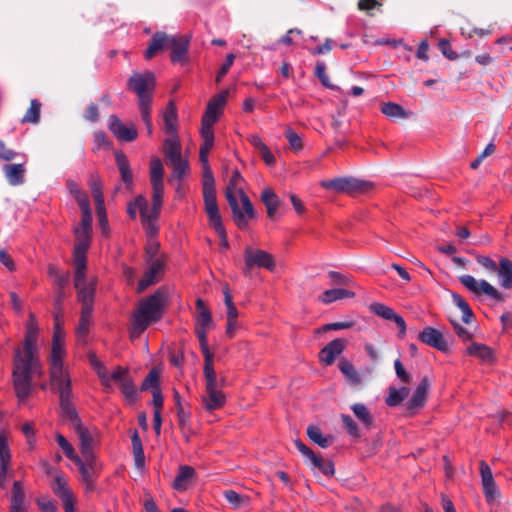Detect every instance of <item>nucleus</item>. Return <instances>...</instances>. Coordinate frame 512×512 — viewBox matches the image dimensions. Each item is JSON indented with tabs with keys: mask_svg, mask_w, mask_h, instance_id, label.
<instances>
[{
	"mask_svg": "<svg viewBox=\"0 0 512 512\" xmlns=\"http://www.w3.org/2000/svg\"><path fill=\"white\" fill-rule=\"evenodd\" d=\"M170 36L165 32H156L150 40L147 49L144 52V57L147 60L152 59L158 52L168 48Z\"/></svg>",
	"mask_w": 512,
	"mask_h": 512,
	"instance_id": "c85d7f7f",
	"label": "nucleus"
},
{
	"mask_svg": "<svg viewBox=\"0 0 512 512\" xmlns=\"http://www.w3.org/2000/svg\"><path fill=\"white\" fill-rule=\"evenodd\" d=\"M438 47L443 54L444 57H446L448 60H456L458 59V54L452 49L451 44L449 40L447 39H441L438 42Z\"/></svg>",
	"mask_w": 512,
	"mask_h": 512,
	"instance_id": "0e129e2a",
	"label": "nucleus"
},
{
	"mask_svg": "<svg viewBox=\"0 0 512 512\" xmlns=\"http://www.w3.org/2000/svg\"><path fill=\"white\" fill-rule=\"evenodd\" d=\"M466 353L479 358L482 362L491 364L495 361L493 350L486 344L472 342L466 349Z\"/></svg>",
	"mask_w": 512,
	"mask_h": 512,
	"instance_id": "2f4dec72",
	"label": "nucleus"
},
{
	"mask_svg": "<svg viewBox=\"0 0 512 512\" xmlns=\"http://www.w3.org/2000/svg\"><path fill=\"white\" fill-rule=\"evenodd\" d=\"M198 315L195 328H209L213 324L212 315L201 298L196 300Z\"/></svg>",
	"mask_w": 512,
	"mask_h": 512,
	"instance_id": "a19ab883",
	"label": "nucleus"
},
{
	"mask_svg": "<svg viewBox=\"0 0 512 512\" xmlns=\"http://www.w3.org/2000/svg\"><path fill=\"white\" fill-rule=\"evenodd\" d=\"M369 309L376 316L381 317L385 320L395 322L399 328L398 336L400 338H403L405 336L406 322L404 318L401 315L397 314L391 307L383 303L374 302L370 305Z\"/></svg>",
	"mask_w": 512,
	"mask_h": 512,
	"instance_id": "aec40b11",
	"label": "nucleus"
},
{
	"mask_svg": "<svg viewBox=\"0 0 512 512\" xmlns=\"http://www.w3.org/2000/svg\"><path fill=\"white\" fill-rule=\"evenodd\" d=\"M320 185L326 190H332L337 193L354 194L365 191L369 184L353 177H336L322 180Z\"/></svg>",
	"mask_w": 512,
	"mask_h": 512,
	"instance_id": "f8f14e48",
	"label": "nucleus"
},
{
	"mask_svg": "<svg viewBox=\"0 0 512 512\" xmlns=\"http://www.w3.org/2000/svg\"><path fill=\"white\" fill-rule=\"evenodd\" d=\"M480 475L482 482V492L488 504H492L500 496V490L494 480L490 466L485 462H480Z\"/></svg>",
	"mask_w": 512,
	"mask_h": 512,
	"instance_id": "a211bd4d",
	"label": "nucleus"
},
{
	"mask_svg": "<svg viewBox=\"0 0 512 512\" xmlns=\"http://www.w3.org/2000/svg\"><path fill=\"white\" fill-rule=\"evenodd\" d=\"M243 181L244 179L240 171L234 169L225 191V197L239 229H245L248 225V221L255 216V211L249 197L242 188L237 189Z\"/></svg>",
	"mask_w": 512,
	"mask_h": 512,
	"instance_id": "7ed1b4c3",
	"label": "nucleus"
},
{
	"mask_svg": "<svg viewBox=\"0 0 512 512\" xmlns=\"http://www.w3.org/2000/svg\"><path fill=\"white\" fill-rule=\"evenodd\" d=\"M22 162L17 164H5L2 167L3 173L12 186H18L24 183L26 173L27 155H21Z\"/></svg>",
	"mask_w": 512,
	"mask_h": 512,
	"instance_id": "4be33fe9",
	"label": "nucleus"
},
{
	"mask_svg": "<svg viewBox=\"0 0 512 512\" xmlns=\"http://www.w3.org/2000/svg\"><path fill=\"white\" fill-rule=\"evenodd\" d=\"M228 90L221 91L214 95L207 104L206 110L202 116V119L217 122L219 116L222 113L223 107L226 104L228 97Z\"/></svg>",
	"mask_w": 512,
	"mask_h": 512,
	"instance_id": "5701e85b",
	"label": "nucleus"
},
{
	"mask_svg": "<svg viewBox=\"0 0 512 512\" xmlns=\"http://www.w3.org/2000/svg\"><path fill=\"white\" fill-rule=\"evenodd\" d=\"M66 352L57 331L53 334L51 354L49 357V369L64 367V356Z\"/></svg>",
	"mask_w": 512,
	"mask_h": 512,
	"instance_id": "a878e982",
	"label": "nucleus"
},
{
	"mask_svg": "<svg viewBox=\"0 0 512 512\" xmlns=\"http://www.w3.org/2000/svg\"><path fill=\"white\" fill-rule=\"evenodd\" d=\"M111 378L119 385L121 393L129 404L135 403L138 400V390L128 368L117 366L112 371Z\"/></svg>",
	"mask_w": 512,
	"mask_h": 512,
	"instance_id": "ddd939ff",
	"label": "nucleus"
},
{
	"mask_svg": "<svg viewBox=\"0 0 512 512\" xmlns=\"http://www.w3.org/2000/svg\"><path fill=\"white\" fill-rule=\"evenodd\" d=\"M314 74L325 87H331L329 77L326 73V65L323 61L317 62L314 68Z\"/></svg>",
	"mask_w": 512,
	"mask_h": 512,
	"instance_id": "69168bd1",
	"label": "nucleus"
},
{
	"mask_svg": "<svg viewBox=\"0 0 512 512\" xmlns=\"http://www.w3.org/2000/svg\"><path fill=\"white\" fill-rule=\"evenodd\" d=\"M92 212L81 213V222L75 228V243L91 244Z\"/></svg>",
	"mask_w": 512,
	"mask_h": 512,
	"instance_id": "cd10ccee",
	"label": "nucleus"
},
{
	"mask_svg": "<svg viewBox=\"0 0 512 512\" xmlns=\"http://www.w3.org/2000/svg\"><path fill=\"white\" fill-rule=\"evenodd\" d=\"M115 160L121 175V180L125 183L127 188H131L133 185V174L127 156L123 152H117L115 154Z\"/></svg>",
	"mask_w": 512,
	"mask_h": 512,
	"instance_id": "c9c22d12",
	"label": "nucleus"
},
{
	"mask_svg": "<svg viewBox=\"0 0 512 512\" xmlns=\"http://www.w3.org/2000/svg\"><path fill=\"white\" fill-rule=\"evenodd\" d=\"M429 387L430 381L428 377H423L414 390L411 398L406 402L408 415L413 416L419 408L424 407L427 401Z\"/></svg>",
	"mask_w": 512,
	"mask_h": 512,
	"instance_id": "6ab92c4d",
	"label": "nucleus"
},
{
	"mask_svg": "<svg viewBox=\"0 0 512 512\" xmlns=\"http://www.w3.org/2000/svg\"><path fill=\"white\" fill-rule=\"evenodd\" d=\"M214 145V140H203L199 150V159L203 168V177L213 176V172L209 165L208 154Z\"/></svg>",
	"mask_w": 512,
	"mask_h": 512,
	"instance_id": "c03bdc74",
	"label": "nucleus"
},
{
	"mask_svg": "<svg viewBox=\"0 0 512 512\" xmlns=\"http://www.w3.org/2000/svg\"><path fill=\"white\" fill-rule=\"evenodd\" d=\"M309 464L314 472H320L326 477H331L335 473L334 463L330 459H324L316 455V459L312 458Z\"/></svg>",
	"mask_w": 512,
	"mask_h": 512,
	"instance_id": "79ce46f5",
	"label": "nucleus"
},
{
	"mask_svg": "<svg viewBox=\"0 0 512 512\" xmlns=\"http://www.w3.org/2000/svg\"><path fill=\"white\" fill-rule=\"evenodd\" d=\"M355 293L353 291L344 289V288H333L325 290L322 294L319 295V301L323 304H330L337 300L354 298Z\"/></svg>",
	"mask_w": 512,
	"mask_h": 512,
	"instance_id": "e433bc0d",
	"label": "nucleus"
},
{
	"mask_svg": "<svg viewBox=\"0 0 512 512\" xmlns=\"http://www.w3.org/2000/svg\"><path fill=\"white\" fill-rule=\"evenodd\" d=\"M51 489L55 495H57L62 502L75 498L73 491L68 485V481L62 472H57L54 481L51 485Z\"/></svg>",
	"mask_w": 512,
	"mask_h": 512,
	"instance_id": "c756f323",
	"label": "nucleus"
},
{
	"mask_svg": "<svg viewBox=\"0 0 512 512\" xmlns=\"http://www.w3.org/2000/svg\"><path fill=\"white\" fill-rule=\"evenodd\" d=\"M168 163L172 168V177L177 180H182L189 171L188 161L182 157Z\"/></svg>",
	"mask_w": 512,
	"mask_h": 512,
	"instance_id": "603ef678",
	"label": "nucleus"
},
{
	"mask_svg": "<svg viewBox=\"0 0 512 512\" xmlns=\"http://www.w3.org/2000/svg\"><path fill=\"white\" fill-rule=\"evenodd\" d=\"M215 123L216 122L201 119L200 134H201L202 140H214L213 125Z\"/></svg>",
	"mask_w": 512,
	"mask_h": 512,
	"instance_id": "774afa93",
	"label": "nucleus"
},
{
	"mask_svg": "<svg viewBox=\"0 0 512 512\" xmlns=\"http://www.w3.org/2000/svg\"><path fill=\"white\" fill-rule=\"evenodd\" d=\"M92 313L88 309H81L78 325L76 327L77 340L81 344L87 343V337L92 323Z\"/></svg>",
	"mask_w": 512,
	"mask_h": 512,
	"instance_id": "7c9ffc66",
	"label": "nucleus"
},
{
	"mask_svg": "<svg viewBox=\"0 0 512 512\" xmlns=\"http://www.w3.org/2000/svg\"><path fill=\"white\" fill-rule=\"evenodd\" d=\"M91 244L75 243L73 248V263L75 267L87 268V251Z\"/></svg>",
	"mask_w": 512,
	"mask_h": 512,
	"instance_id": "de8ad7c7",
	"label": "nucleus"
},
{
	"mask_svg": "<svg viewBox=\"0 0 512 512\" xmlns=\"http://www.w3.org/2000/svg\"><path fill=\"white\" fill-rule=\"evenodd\" d=\"M460 283L464 285L471 292L479 295L481 293L485 294L487 297L497 301L504 302L505 296L501 293L497 288L491 285L488 281L482 279L477 281L471 275H462L460 278Z\"/></svg>",
	"mask_w": 512,
	"mask_h": 512,
	"instance_id": "4468645a",
	"label": "nucleus"
},
{
	"mask_svg": "<svg viewBox=\"0 0 512 512\" xmlns=\"http://www.w3.org/2000/svg\"><path fill=\"white\" fill-rule=\"evenodd\" d=\"M11 459L7 437L4 433H0V466H10Z\"/></svg>",
	"mask_w": 512,
	"mask_h": 512,
	"instance_id": "4d7b16f0",
	"label": "nucleus"
},
{
	"mask_svg": "<svg viewBox=\"0 0 512 512\" xmlns=\"http://www.w3.org/2000/svg\"><path fill=\"white\" fill-rule=\"evenodd\" d=\"M206 381V396L202 397L203 407L207 411L222 408L226 403L224 393L217 389V376L214 367L203 368Z\"/></svg>",
	"mask_w": 512,
	"mask_h": 512,
	"instance_id": "1a4fd4ad",
	"label": "nucleus"
},
{
	"mask_svg": "<svg viewBox=\"0 0 512 512\" xmlns=\"http://www.w3.org/2000/svg\"><path fill=\"white\" fill-rule=\"evenodd\" d=\"M276 263L272 254L265 250L246 247L244 250V267L242 269L245 276H251L255 267L264 268L268 271L275 269Z\"/></svg>",
	"mask_w": 512,
	"mask_h": 512,
	"instance_id": "9d476101",
	"label": "nucleus"
},
{
	"mask_svg": "<svg viewBox=\"0 0 512 512\" xmlns=\"http://www.w3.org/2000/svg\"><path fill=\"white\" fill-rule=\"evenodd\" d=\"M162 120H163V131L167 134V135H172V134H178V113H177V108L175 106V104L170 101L163 113H162Z\"/></svg>",
	"mask_w": 512,
	"mask_h": 512,
	"instance_id": "bb28decb",
	"label": "nucleus"
},
{
	"mask_svg": "<svg viewBox=\"0 0 512 512\" xmlns=\"http://www.w3.org/2000/svg\"><path fill=\"white\" fill-rule=\"evenodd\" d=\"M476 262L490 273H496L501 288L512 289V261L500 256L498 262L489 256L477 255Z\"/></svg>",
	"mask_w": 512,
	"mask_h": 512,
	"instance_id": "423d86ee",
	"label": "nucleus"
},
{
	"mask_svg": "<svg viewBox=\"0 0 512 512\" xmlns=\"http://www.w3.org/2000/svg\"><path fill=\"white\" fill-rule=\"evenodd\" d=\"M49 388L59 397L61 416L77 410L72 402V381L68 369L64 367L49 369Z\"/></svg>",
	"mask_w": 512,
	"mask_h": 512,
	"instance_id": "20e7f679",
	"label": "nucleus"
},
{
	"mask_svg": "<svg viewBox=\"0 0 512 512\" xmlns=\"http://www.w3.org/2000/svg\"><path fill=\"white\" fill-rule=\"evenodd\" d=\"M96 287V277L92 278L88 283L83 284L80 287H75V289L77 290V300L82 305L81 309H88L89 311H93Z\"/></svg>",
	"mask_w": 512,
	"mask_h": 512,
	"instance_id": "b1692460",
	"label": "nucleus"
},
{
	"mask_svg": "<svg viewBox=\"0 0 512 512\" xmlns=\"http://www.w3.org/2000/svg\"><path fill=\"white\" fill-rule=\"evenodd\" d=\"M136 205H138L141 224L145 230L146 236L149 240L155 239L159 232L157 220L159 219L160 214L148 212V201L143 195L136 196Z\"/></svg>",
	"mask_w": 512,
	"mask_h": 512,
	"instance_id": "2eb2a0df",
	"label": "nucleus"
},
{
	"mask_svg": "<svg viewBox=\"0 0 512 512\" xmlns=\"http://www.w3.org/2000/svg\"><path fill=\"white\" fill-rule=\"evenodd\" d=\"M152 188V206H148V212L161 214L163 205L164 185H151Z\"/></svg>",
	"mask_w": 512,
	"mask_h": 512,
	"instance_id": "09e8293b",
	"label": "nucleus"
},
{
	"mask_svg": "<svg viewBox=\"0 0 512 512\" xmlns=\"http://www.w3.org/2000/svg\"><path fill=\"white\" fill-rule=\"evenodd\" d=\"M195 476V469L188 465H181L178 473L173 481V488L177 491H185L188 488L189 482Z\"/></svg>",
	"mask_w": 512,
	"mask_h": 512,
	"instance_id": "72a5a7b5",
	"label": "nucleus"
},
{
	"mask_svg": "<svg viewBox=\"0 0 512 512\" xmlns=\"http://www.w3.org/2000/svg\"><path fill=\"white\" fill-rule=\"evenodd\" d=\"M418 339L441 352H446L449 350V345L445 340L443 334L436 328L431 326H426L418 335Z\"/></svg>",
	"mask_w": 512,
	"mask_h": 512,
	"instance_id": "412c9836",
	"label": "nucleus"
},
{
	"mask_svg": "<svg viewBox=\"0 0 512 512\" xmlns=\"http://www.w3.org/2000/svg\"><path fill=\"white\" fill-rule=\"evenodd\" d=\"M202 186L204 208L209 225L215 227L223 224L216 198L214 176L203 177Z\"/></svg>",
	"mask_w": 512,
	"mask_h": 512,
	"instance_id": "0eeeda50",
	"label": "nucleus"
},
{
	"mask_svg": "<svg viewBox=\"0 0 512 512\" xmlns=\"http://www.w3.org/2000/svg\"><path fill=\"white\" fill-rule=\"evenodd\" d=\"M63 419L70 421L73 430L77 434L80 440V451L82 457L95 456L93 451V434L90 430L85 427L78 415L77 410L72 411L71 414H65L61 416Z\"/></svg>",
	"mask_w": 512,
	"mask_h": 512,
	"instance_id": "9b49d317",
	"label": "nucleus"
},
{
	"mask_svg": "<svg viewBox=\"0 0 512 512\" xmlns=\"http://www.w3.org/2000/svg\"><path fill=\"white\" fill-rule=\"evenodd\" d=\"M207 330H208V328H195V334L198 338L200 349L204 356V367L203 368H212L214 356L208 347Z\"/></svg>",
	"mask_w": 512,
	"mask_h": 512,
	"instance_id": "4c0bfd02",
	"label": "nucleus"
},
{
	"mask_svg": "<svg viewBox=\"0 0 512 512\" xmlns=\"http://www.w3.org/2000/svg\"><path fill=\"white\" fill-rule=\"evenodd\" d=\"M347 341L342 338H336L330 341L319 352V358L325 365L334 363L337 356H339L345 349Z\"/></svg>",
	"mask_w": 512,
	"mask_h": 512,
	"instance_id": "393cba45",
	"label": "nucleus"
},
{
	"mask_svg": "<svg viewBox=\"0 0 512 512\" xmlns=\"http://www.w3.org/2000/svg\"><path fill=\"white\" fill-rule=\"evenodd\" d=\"M341 420L346 427L348 433L353 437H359L360 436V430L357 425V423L353 420V418L350 415L342 414Z\"/></svg>",
	"mask_w": 512,
	"mask_h": 512,
	"instance_id": "338daca9",
	"label": "nucleus"
},
{
	"mask_svg": "<svg viewBox=\"0 0 512 512\" xmlns=\"http://www.w3.org/2000/svg\"><path fill=\"white\" fill-rule=\"evenodd\" d=\"M151 389L152 391L160 390L159 372L156 369L149 371L141 384V391Z\"/></svg>",
	"mask_w": 512,
	"mask_h": 512,
	"instance_id": "5fc2aeb1",
	"label": "nucleus"
},
{
	"mask_svg": "<svg viewBox=\"0 0 512 512\" xmlns=\"http://www.w3.org/2000/svg\"><path fill=\"white\" fill-rule=\"evenodd\" d=\"M339 370L350 380L354 382L359 381L358 373L356 372L353 364L347 359H341L338 363Z\"/></svg>",
	"mask_w": 512,
	"mask_h": 512,
	"instance_id": "13d9d810",
	"label": "nucleus"
},
{
	"mask_svg": "<svg viewBox=\"0 0 512 512\" xmlns=\"http://www.w3.org/2000/svg\"><path fill=\"white\" fill-rule=\"evenodd\" d=\"M168 294L165 288H158L153 294L141 299L137 310L132 314L129 333L131 338H138L150 324L162 319Z\"/></svg>",
	"mask_w": 512,
	"mask_h": 512,
	"instance_id": "f03ea898",
	"label": "nucleus"
},
{
	"mask_svg": "<svg viewBox=\"0 0 512 512\" xmlns=\"http://www.w3.org/2000/svg\"><path fill=\"white\" fill-rule=\"evenodd\" d=\"M156 77L151 71L134 72L127 81V89L138 98V108L151 107Z\"/></svg>",
	"mask_w": 512,
	"mask_h": 512,
	"instance_id": "39448f33",
	"label": "nucleus"
},
{
	"mask_svg": "<svg viewBox=\"0 0 512 512\" xmlns=\"http://www.w3.org/2000/svg\"><path fill=\"white\" fill-rule=\"evenodd\" d=\"M42 374L43 365L37 348V330L28 327L23 341V351L16 348L13 354L12 385L20 405H24L33 393V377Z\"/></svg>",
	"mask_w": 512,
	"mask_h": 512,
	"instance_id": "f257e3e1",
	"label": "nucleus"
},
{
	"mask_svg": "<svg viewBox=\"0 0 512 512\" xmlns=\"http://www.w3.org/2000/svg\"><path fill=\"white\" fill-rule=\"evenodd\" d=\"M149 176L151 185H164V167L160 158H151Z\"/></svg>",
	"mask_w": 512,
	"mask_h": 512,
	"instance_id": "37998d69",
	"label": "nucleus"
},
{
	"mask_svg": "<svg viewBox=\"0 0 512 512\" xmlns=\"http://www.w3.org/2000/svg\"><path fill=\"white\" fill-rule=\"evenodd\" d=\"M285 137L294 152H299L303 149L302 138L293 129L288 128L285 131Z\"/></svg>",
	"mask_w": 512,
	"mask_h": 512,
	"instance_id": "bf43d9fd",
	"label": "nucleus"
},
{
	"mask_svg": "<svg viewBox=\"0 0 512 512\" xmlns=\"http://www.w3.org/2000/svg\"><path fill=\"white\" fill-rule=\"evenodd\" d=\"M381 112L388 118H404L406 117V111L404 108L394 102H386L381 105Z\"/></svg>",
	"mask_w": 512,
	"mask_h": 512,
	"instance_id": "3c124183",
	"label": "nucleus"
},
{
	"mask_svg": "<svg viewBox=\"0 0 512 512\" xmlns=\"http://www.w3.org/2000/svg\"><path fill=\"white\" fill-rule=\"evenodd\" d=\"M41 103L38 99H32L30 108L26 111L25 115L21 119V123H32L36 124L39 122L41 113Z\"/></svg>",
	"mask_w": 512,
	"mask_h": 512,
	"instance_id": "8fccbe9b",
	"label": "nucleus"
},
{
	"mask_svg": "<svg viewBox=\"0 0 512 512\" xmlns=\"http://www.w3.org/2000/svg\"><path fill=\"white\" fill-rule=\"evenodd\" d=\"M74 464L78 467L85 493L95 492L97 490V479L102 469L96 456L77 458Z\"/></svg>",
	"mask_w": 512,
	"mask_h": 512,
	"instance_id": "6e6552de",
	"label": "nucleus"
},
{
	"mask_svg": "<svg viewBox=\"0 0 512 512\" xmlns=\"http://www.w3.org/2000/svg\"><path fill=\"white\" fill-rule=\"evenodd\" d=\"M307 436L315 444L322 448H327L332 442V436H324L321 429L316 425L307 427Z\"/></svg>",
	"mask_w": 512,
	"mask_h": 512,
	"instance_id": "a18cd8bd",
	"label": "nucleus"
},
{
	"mask_svg": "<svg viewBox=\"0 0 512 512\" xmlns=\"http://www.w3.org/2000/svg\"><path fill=\"white\" fill-rule=\"evenodd\" d=\"M108 129L121 142H133L138 136L134 123L131 122L126 125L115 114L108 118Z\"/></svg>",
	"mask_w": 512,
	"mask_h": 512,
	"instance_id": "f3484780",
	"label": "nucleus"
},
{
	"mask_svg": "<svg viewBox=\"0 0 512 512\" xmlns=\"http://www.w3.org/2000/svg\"><path fill=\"white\" fill-rule=\"evenodd\" d=\"M394 368H395V373L397 375V378L405 383V384H409L412 380V376L411 374L404 368L401 360L398 358L394 361Z\"/></svg>",
	"mask_w": 512,
	"mask_h": 512,
	"instance_id": "e2e57ef3",
	"label": "nucleus"
},
{
	"mask_svg": "<svg viewBox=\"0 0 512 512\" xmlns=\"http://www.w3.org/2000/svg\"><path fill=\"white\" fill-rule=\"evenodd\" d=\"M28 502L25 500V492L20 481H15L12 487V496L9 511L26 510Z\"/></svg>",
	"mask_w": 512,
	"mask_h": 512,
	"instance_id": "f704fd0d",
	"label": "nucleus"
},
{
	"mask_svg": "<svg viewBox=\"0 0 512 512\" xmlns=\"http://www.w3.org/2000/svg\"><path fill=\"white\" fill-rule=\"evenodd\" d=\"M90 189L92 192V195L94 197L95 204H101V202L104 201V195H103V184L102 181L97 174H93L90 177L89 180Z\"/></svg>",
	"mask_w": 512,
	"mask_h": 512,
	"instance_id": "864d4df0",
	"label": "nucleus"
},
{
	"mask_svg": "<svg viewBox=\"0 0 512 512\" xmlns=\"http://www.w3.org/2000/svg\"><path fill=\"white\" fill-rule=\"evenodd\" d=\"M351 410L365 428L370 429L372 427L373 418L365 404L355 403L351 406Z\"/></svg>",
	"mask_w": 512,
	"mask_h": 512,
	"instance_id": "49530a36",
	"label": "nucleus"
},
{
	"mask_svg": "<svg viewBox=\"0 0 512 512\" xmlns=\"http://www.w3.org/2000/svg\"><path fill=\"white\" fill-rule=\"evenodd\" d=\"M261 201L266 207L267 215L273 218L280 206V199L272 188H265L261 194Z\"/></svg>",
	"mask_w": 512,
	"mask_h": 512,
	"instance_id": "58836bf2",
	"label": "nucleus"
},
{
	"mask_svg": "<svg viewBox=\"0 0 512 512\" xmlns=\"http://www.w3.org/2000/svg\"><path fill=\"white\" fill-rule=\"evenodd\" d=\"M190 36H170L169 46L171 48L170 60L173 64L185 65L189 62Z\"/></svg>",
	"mask_w": 512,
	"mask_h": 512,
	"instance_id": "dca6fc26",
	"label": "nucleus"
},
{
	"mask_svg": "<svg viewBox=\"0 0 512 512\" xmlns=\"http://www.w3.org/2000/svg\"><path fill=\"white\" fill-rule=\"evenodd\" d=\"M131 443L135 467L138 470H142L145 467V454L142 441L137 430H134L131 435Z\"/></svg>",
	"mask_w": 512,
	"mask_h": 512,
	"instance_id": "ea45409f",
	"label": "nucleus"
},
{
	"mask_svg": "<svg viewBox=\"0 0 512 512\" xmlns=\"http://www.w3.org/2000/svg\"><path fill=\"white\" fill-rule=\"evenodd\" d=\"M224 497L232 508H240L247 501V497L237 493L234 490H227L224 492Z\"/></svg>",
	"mask_w": 512,
	"mask_h": 512,
	"instance_id": "052dcab7",
	"label": "nucleus"
},
{
	"mask_svg": "<svg viewBox=\"0 0 512 512\" xmlns=\"http://www.w3.org/2000/svg\"><path fill=\"white\" fill-rule=\"evenodd\" d=\"M55 439L57 444L63 450L65 456L69 460H71L74 463L77 460V458H80V456L76 454L71 443L62 434L57 433Z\"/></svg>",
	"mask_w": 512,
	"mask_h": 512,
	"instance_id": "6e6d98bb",
	"label": "nucleus"
},
{
	"mask_svg": "<svg viewBox=\"0 0 512 512\" xmlns=\"http://www.w3.org/2000/svg\"><path fill=\"white\" fill-rule=\"evenodd\" d=\"M163 150L168 162L181 158V143L178 134L169 135L163 141Z\"/></svg>",
	"mask_w": 512,
	"mask_h": 512,
	"instance_id": "473e14b6",
	"label": "nucleus"
},
{
	"mask_svg": "<svg viewBox=\"0 0 512 512\" xmlns=\"http://www.w3.org/2000/svg\"><path fill=\"white\" fill-rule=\"evenodd\" d=\"M146 263L148 265L146 272L154 277L162 273L165 267L164 259H146Z\"/></svg>",
	"mask_w": 512,
	"mask_h": 512,
	"instance_id": "680f3d73",
	"label": "nucleus"
}]
</instances>
